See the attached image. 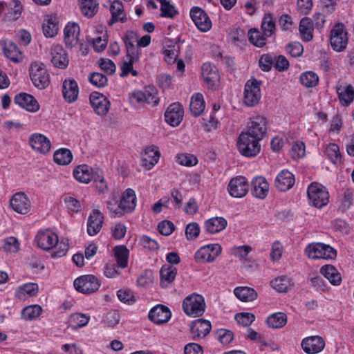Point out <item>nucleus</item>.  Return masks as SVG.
<instances>
[{
    "label": "nucleus",
    "mask_w": 354,
    "mask_h": 354,
    "mask_svg": "<svg viewBox=\"0 0 354 354\" xmlns=\"http://www.w3.org/2000/svg\"><path fill=\"white\" fill-rule=\"evenodd\" d=\"M80 7L82 13L91 18L97 12L98 3L95 0H79Z\"/></svg>",
    "instance_id": "nucleus-46"
},
{
    "label": "nucleus",
    "mask_w": 354,
    "mask_h": 354,
    "mask_svg": "<svg viewBox=\"0 0 354 354\" xmlns=\"http://www.w3.org/2000/svg\"><path fill=\"white\" fill-rule=\"evenodd\" d=\"M57 248L52 256L55 258H60L66 255L68 250V240L62 239L56 244Z\"/></svg>",
    "instance_id": "nucleus-62"
},
{
    "label": "nucleus",
    "mask_w": 354,
    "mask_h": 354,
    "mask_svg": "<svg viewBox=\"0 0 354 354\" xmlns=\"http://www.w3.org/2000/svg\"><path fill=\"white\" fill-rule=\"evenodd\" d=\"M261 83L253 77L247 81L243 93V102L246 106H254L259 103L261 97Z\"/></svg>",
    "instance_id": "nucleus-7"
},
{
    "label": "nucleus",
    "mask_w": 354,
    "mask_h": 354,
    "mask_svg": "<svg viewBox=\"0 0 354 354\" xmlns=\"http://www.w3.org/2000/svg\"><path fill=\"white\" fill-rule=\"evenodd\" d=\"M124 42L126 46L127 53L134 59L138 57L140 54V49L138 46L135 45L138 44V37L134 32H128L124 37Z\"/></svg>",
    "instance_id": "nucleus-34"
},
{
    "label": "nucleus",
    "mask_w": 354,
    "mask_h": 354,
    "mask_svg": "<svg viewBox=\"0 0 354 354\" xmlns=\"http://www.w3.org/2000/svg\"><path fill=\"white\" fill-rule=\"evenodd\" d=\"M35 241L40 248L49 250L58 243V236L52 230L47 229L39 231L35 236Z\"/></svg>",
    "instance_id": "nucleus-11"
},
{
    "label": "nucleus",
    "mask_w": 354,
    "mask_h": 354,
    "mask_svg": "<svg viewBox=\"0 0 354 354\" xmlns=\"http://www.w3.org/2000/svg\"><path fill=\"white\" fill-rule=\"evenodd\" d=\"M29 72L32 82L37 88L44 89L49 85L50 75L43 63L32 62Z\"/></svg>",
    "instance_id": "nucleus-5"
},
{
    "label": "nucleus",
    "mask_w": 354,
    "mask_h": 354,
    "mask_svg": "<svg viewBox=\"0 0 354 354\" xmlns=\"http://www.w3.org/2000/svg\"><path fill=\"white\" fill-rule=\"evenodd\" d=\"M63 96L69 103L75 102L78 97L79 88L77 82L72 79L66 80L63 82Z\"/></svg>",
    "instance_id": "nucleus-29"
},
{
    "label": "nucleus",
    "mask_w": 354,
    "mask_h": 354,
    "mask_svg": "<svg viewBox=\"0 0 354 354\" xmlns=\"http://www.w3.org/2000/svg\"><path fill=\"white\" fill-rule=\"evenodd\" d=\"M12 209L21 214H26L29 212L31 207L30 200L24 193L15 194L10 201Z\"/></svg>",
    "instance_id": "nucleus-17"
},
{
    "label": "nucleus",
    "mask_w": 354,
    "mask_h": 354,
    "mask_svg": "<svg viewBox=\"0 0 354 354\" xmlns=\"http://www.w3.org/2000/svg\"><path fill=\"white\" fill-rule=\"evenodd\" d=\"M114 254L117 261V266L124 268L128 264L129 250L124 245L116 246L114 248Z\"/></svg>",
    "instance_id": "nucleus-47"
},
{
    "label": "nucleus",
    "mask_w": 354,
    "mask_h": 354,
    "mask_svg": "<svg viewBox=\"0 0 354 354\" xmlns=\"http://www.w3.org/2000/svg\"><path fill=\"white\" fill-rule=\"evenodd\" d=\"M300 82L306 87H314L318 84L319 77L317 75L312 71H307L300 76Z\"/></svg>",
    "instance_id": "nucleus-51"
},
{
    "label": "nucleus",
    "mask_w": 354,
    "mask_h": 354,
    "mask_svg": "<svg viewBox=\"0 0 354 354\" xmlns=\"http://www.w3.org/2000/svg\"><path fill=\"white\" fill-rule=\"evenodd\" d=\"M249 41L257 47L266 45V37L256 28H251L248 31Z\"/></svg>",
    "instance_id": "nucleus-53"
},
{
    "label": "nucleus",
    "mask_w": 354,
    "mask_h": 354,
    "mask_svg": "<svg viewBox=\"0 0 354 354\" xmlns=\"http://www.w3.org/2000/svg\"><path fill=\"white\" fill-rule=\"evenodd\" d=\"M184 110L179 103H173L169 106L165 113L167 123L172 127H177L183 118Z\"/></svg>",
    "instance_id": "nucleus-13"
},
{
    "label": "nucleus",
    "mask_w": 354,
    "mask_h": 354,
    "mask_svg": "<svg viewBox=\"0 0 354 354\" xmlns=\"http://www.w3.org/2000/svg\"><path fill=\"white\" fill-rule=\"evenodd\" d=\"M3 53L6 57L14 62H19L21 59V54L17 45L12 41H1Z\"/></svg>",
    "instance_id": "nucleus-30"
},
{
    "label": "nucleus",
    "mask_w": 354,
    "mask_h": 354,
    "mask_svg": "<svg viewBox=\"0 0 354 354\" xmlns=\"http://www.w3.org/2000/svg\"><path fill=\"white\" fill-rule=\"evenodd\" d=\"M301 347L307 354H316L324 348L325 342L320 336H310L302 340Z\"/></svg>",
    "instance_id": "nucleus-14"
},
{
    "label": "nucleus",
    "mask_w": 354,
    "mask_h": 354,
    "mask_svg": "<svg viewBox=\"0 0 354 354\" xmlns=\"http://www.w3.org/2000/svg\"><path fill=\"white\" fill-rule=\"evenodd\" d=\"M270 286L278 292L285 293L293 287L294 283L288 276L282 275L271 281Z\"/></svg>",
    "instance_id": "nucleus-33"
},
{
    "label": "nucleus",
    "mask_w": 354,
    "mask_h": 354,
    "mask_svg": "<svg viewBox=\"0 0 354 354\" xmlns=\"http://www.w3.org/2000/svg\"><path fill=\"white\" fill-rule=\"evenodd\" d=\"M211 328L212 325L209 321L203 319L195 320L192 322L191 326L193 339H196L205 337L209 333Z\"/></svg>",
    "instance_id": "nucleus-23"
},
{
    "label": "nucleus",
    "mask_w": 354,
    "mask_h": 354,
    "mask_svg": "<svg viewBox=\"0 0 354 354\" xmlns=\"http://www.w3.org/2000/svg\"><path fill=\"white\" fill-rule=\"evenodd\" d=\"M29 142L32 148L41 153H46L50 149V140L44 135L35 133L30 137Z\"/></svg>",
    "instance_id": "nucleus-24"
},
{
    "label": "nucleus",
    "mask_w": 354,
    "mask_h": 354,
    "mask_svg": "<svg viewBox=\"0 0 354 354\" xmlns=\"http://www.w3.org/2000/svg\"><path fill=\"white\" fill-rule=\"evenodd\" d=\"M177 269L169 265L163 266L160 270V285L163 288L167 287L175 279Z\"/></svg>",
    "instance_id": "nucleus-37"
},
{
    "label": "nucleus",
    "mask_w": 354,
    "mask_h": 354,
    "mask_svg": "<svg viewBox=\"0 0 354 354\" xmlns=\"http://www.w3.org/2000/svg\"><path fill=\"white\" fill-rule=\"evenodd\" d=\"M227 226V221L223 217H213L205 222L204 227L210 234H216L223 230Z\"/></svg>",
    "instance_id": "nucleus-36"
},
{
    "label": "nucleus",
    "mask_w": 354,
    "mask_h": 354,
    "mask_svg": "<svg viewBox=\"0 0 354 354\" xmlns=\"http://www.w3.org/2000/svg\"><path fill=\"white\" fill-rule=\"evenodd\" d=\"M248 183L243 176H237L230 180L227 190L230 196L234 198H242L245 196L248 192Z\"/></svg>",
    "instance_id": "nucleus-10"
},
{
    "label": "nucleus",
    "mask_w": 354,
    "mask_h": 354,
    "mask_svg": "<svg viewBox=\"0 0 354 354\" xmlns=\"http://www.w3.org/2000/svg\"><path fill=\"white\" fill-rule=\"evenodd\" d=\"M96 175L93 174L92 168L86 165L77 166L73 171L75 178L82 183H88L93 180Z\"/></svg>",
    "instance_id": "nucleus-32"
},
{
    "label": "nucleus",
    "mask_w": 354,
    "mask_h": 354,
    "mask_svg": "<svg viewBox=\"0 0 354 354\" xmlns=\"http://www.w3.org/2000/svg\"><path fill=\"white\" fill-rule=\"evenodd\" d=\"M183 309L188 316L193 317L202 316L205 310L203 297L196 293L186 297L183 301Z\"/></svg>",
    "instance_id": "nucleus-3"
},
{
    "label": "nucleus",
    "mask_w": 354,
    "mask_h": 354,
    "mask_svg": "<svg viewBox=\"0 0 354 354\" xmlns=\"http://www.w3.org/2000/svg\"><path fill=\"white\" fill-rule=\"evenodd\" d=\"M286 323L287 316L283 313H275L267 317V324L272 328H281L286 324Z\"/></svg>",
    "instance_id": "nucleus-43"
},
{
    "label": "nucleus",
    "mask_w": 354,
    "mask_h": 354,
    "mask_svg": "<svg viewBox=\"0 0 354 354\" xmlns=\"http://www.w3.org/2000/svg\"><path fill=\"white\" fill-rule=\"evenodd\" d=\"M64 42L68 48H73L76 46L78 42V37L80 35V27L75 24H68L64 30Z\"/></svg>",
    "instance_id": "nucleus-27"
},
{
    "label": "nucleus",
    "mask_w": 354,
    "mask_h": 354,
    "mask_svg": "<svg viewBox=\"0 0 354 354\" xmlns=\"http://www.w3.org/2000/svg\"><path fill=\"white\" fill-rule=\"evenodd\" d=\"M131 98L138 103H146L153 106L158 103L156 90L153 87L145 88L143 91H136L132 93Z\"/></svg>",
    "instance_id": "nucleus-15"
},
{
    "label": "nucleus",
    "mask_w": 354,
    "mask_h": 354,
    "mask_svg": "<svg viewBox=\"0 0 354 354\" xmlns=\"http://www.w3.org/2000/svg\"><path fill=\"white\" fill-rule=\"evenodd\" d=\"M42 313V308L39 305H30L23 308L21 318L24 320L31 321L37 319Z\"/></svg>",
    "instance_id": "nucleus-48"
},
{
    "label": "nucleus",
    "mask_w": 354,
    "mask_h": 354,
    "mask_svg": "<svg viewBox=\"0 0 354 354\" xmlns=\"http://www.w3.org/2000/svg\"><path fill=\"white\" fill-rule=\"evenodd\" d=\"M189 109L191 113L194 116H198L203 112L205 102L202 94L196 93L192 97Z\"/></svg>",
    "instance_id": "nucleus-45"
},
{
    "label": "nucleus",
    "mask_w": 354,
    "mask_h": 354,
    "mask_svg": "<svg viewBox=\"0 0 354 354\" xmlns=\"http://www.w3.org/2000/svg\"><path fill=\"white\" fill-rule=\"evenodd\" d=\"M252 251V248L248 245H241V246H236L234 247L232 249V254L239 258L240 260H245L246 259L247 256L248 254Z\"/></svg>",
    "instance_id": "nucleus-64"
},
{
    "label": "nucleus",
    "mask_w": 354,
    "mask_h": 354,
    "mask_svg": "<svg viewBox=\"0 0 354 354\" xmlns=\"http://www.w3.org/2000/svg\"><path fill=\"white\" fill-rule=\"evenodd\" d=\"M313 24L312 19L308 17H304L301 19L299 31L304 41L308 42L313 38Z\"/></svg>",
    "instance_id": "nucleus-35"
},
{
    "label": "nucleus",
    "mask_w": 354,
    "mask_h": 354,
    "mask_svg": "<svg viewBox=\"0 0 354 354\" xmlns=\"http://www.w3.org/2000/svg\"><path fill=\"white\" fill-rule=\"evenodd\" d=\"M305 253L313 259H333L337 256V252L333 248L322 243L308 244L305 249Z\"/></svg>",
    "instance_id": "nucleus-4"
},
{
    "label": "nucleus",
    "mask_w": 354,
    "mask_h": 354,
    "mask_svg": "<svg viewBox=\"0 0 354 354\" xmlns=\"http://www.w3.org/2000/svg\"><path fill=\"white\" fill-rule=\"evenodd\" d=\"M90 102L95 112L99 115H105L109 111L110 102L102 94L94 92L90 95Z\"/></svg>",
    "instance_id": "nucleus-16"
},
{
    "label": "nucleus",
    "mask_w": 354,
    "mask_h": 354,
    "mask_svg": "<svg viewBox=\"0 0 354 354\" xmlns=\"http://www.w3.org/2000/svg\"><path fill=\"white\" fill-rule=\"evenodd\" d=\"M104 216L98 209H93L87 222V232L90 236L97 234L102 229Z\"/></svg>",
    "instance_id": "nucleus-22"
},
{
    "label": "nucleus",
    "mask_w": 354,
    "mask_h": 354,
    "mask_svg": "<svg viewBox=\"0 0 354 354\" xmlns=\"http://www.w3.org/2000/svg\"><path fill=\"white\" fill-rule=\"evenodd\" d=\"M42 29L44 35L46 37H53L58 32V25L56 22V17L55 16H48L44 20Z\"/></svg>",
    "instance_id": "nucleus-42"
},
{
    "label": "nucleus",
    "mask_w": 354,
    "mask_h": 354,
    "mask_svg": "<svg viewBox=\"0 0 354 354\" xmlns=\"http://www.w3.org/2000/svg\"><path fill=\"white\" fill-rule=\"evenodd\" d=\"M320 272L326 277L331 284L338 286L341 283L342 277L337 269L330 265L322 266Z\"/></svg>",
    "instance_id": "nucleus-40"
},
{
    "label": "nucleus",
    "mask_w": 354,
    "mask_h": 354,
    "mask_svg": "<svg viewBox=\"0 0 354 354\" xmlns=\"http://www.w3.org/2000/svg\"><path fill=\"white\" fill-rule=\"evenodd\" d=\"M295 183V176L288 169H283L277 176L274 185L280 192H286L290 189Z\"/></svg>",
    "instance_id": "nucleus-18"
},
{
    "label": "nucleus",
    "mask_w": 354,
    "mask_h": 354,
    "mask_svg": "<svg viewBox=\"0 0 354 354\" xmlns=\"http://www.w3.org/2000/svg\"><path fill=\"white\" fill-rule=\"evenodd\" d=\"M202 75L204 81L209 87H214L219 82L217 68L210 63H204L202 66Z\"/></svg>",
    "instance_id": "nucleus-25"
},
{
    "label": "nucleus",
    "mask_w": 354,
    "mask_h": 354,
    "mask_svg": "<svg viewBox=\"0 0 354 354\" xmlns=\"http://www.w3.org/2000/svg\"><path fill=\"white\" fill-rule=\"evenodd\" d=\"M75 288L80 292L91 294L97 291L100 286V281L92 274L82 275L77 278L73 283Z\"/></svg>",
    "instance_id": "nucleus-8"
},
{
    "label": "nucleus",
    "mask_w": 354,
    "mask_h": 354,
    "mask_svg": "<svg viewBox=\"0 0 354 354\" xmlns=\"http://www.w3.org/2000/svg\"><path fill=\"white\" fill-rule=\"evenodd\" d=\"M283 251V247L282 244L279 241L274 242L272 245V248L270 254V259L273 262L279 261L282 257Z\"/></svg>",
    "instance_id": "nucleus-61"
},
{
    "label": "nucleus",
    "mask_w": 354,
    "mask_h": 354,
    "mask_svg": "<svg viewBox=\"0 0 354 354\" xmlns=\"http://www.w3.org/2000/svg\"><path fill=\"white\" fill-rule=\"evenodd\" d=\"M307 194L310 204L317 208H322L329 202V193L327 189L317 182L309 185Z\"/></svg>",
    "instance_id": "nucleus-2"
},
{
    "label": "nucleus",
    "mask_w": 354,
    "mask_h": 354,
    "mask_svg": "<svg viewBox=\"0 0 354 354\" xmlns=\"http://www.w3.org/2000/svg\"><path fill=\"white\" fill-rule=\"evenodd\" d=\"M177 161L180 165L186 167L194 166L198 162L196 157L189 153H182L178 155Z\"/></svg>",
    "instance_id": "nucleus-59"
},
{
    "label": "nucleus",
    "mask_w": 354,
    "mask_h": 354,
    "mask_svg": "<svg viewBox=\"0 0 354 354\" xmlns=\"http://www.w3.org/2000/svg\"><path fill=\"white\" fill-rule=\"evenodd\" d=\"M292 159L297 160L305 155V145L301 141H296L293 143L290 152Z\"/></svg>",
    "instance_id": "nucleus-56"
},
{
    "label": "nucleus",
    "mask_w": 354,
    "mask_h": 354,
    "mask_svg": "<svg viewBox=\"0 0 354 354\" xmlns=\"http://www.w3.org/2000/svg\"><path fill=\"white\" fill-rule=\"evenodd\" d=\"M51 62L57 68H65L68 66L69 60L67 53L63 48L62 46L56 44L51 48Z\"/></svg>",
    "instance_id": "nucleus-20"
},
{
    "label": "nucleus",
    "mask_w": 354,
    "mask_h": 354,
    "mask_svg": "<svg viewBox=\"0 0 354 354\" xmlns=\"http://www.w3.org/2000/svg\"><path fill=\"white\" fill-rule=\"evenodd\" d=\"M336 91L340 103L344 106H348L354 100V88L351 85L344 86L338 84L336 86Z\"/></svg>",
    "instance_id": "nucleus-31"
},
{
    "label": "nucleus",
    "mask_w": 354,
    "mask_h": 354,
    "mask_svg": "<svg viewBox=\"0 0 354 354\" xmlns=\"http://www.w3.org/2000/svg\"><path fill=\"white\" fill-rule=\"evenodd\" d=\"M88 80L93 86L102 88L107 84V77L102 73L98 72H93L88 76Z\"/></svg>",
    "instance_id": "nucleus-54"
},
{
    "label": "nucleus",
    "mask_w": 354,
    "mask_h": 354,
    "mask_svg": "<svg viewBox=\"0 0 354 354\" xmlns=\"http://www.w3.org/2000/svg\"><path fill=\"white\" fill-rule=\"evenodd\" d=\"M160 152L158 147L150 146L145 149L142 156V165L147 169H151L158 161Z\"/></svg>",
    "instance_id": "nucleus-28"
},
{
    "label": "nucleus",
    "mask_w": 354,
    "mask_h": 354,
    "mask_svg": "<svg viewBox=\"0 0 354 354\" xmlns=\"http://www.w3.org/2000/svg\"><path fill=\"white\" fill-rule=\"evenodd\" d=\"M190 17L196 26L201 32H207L212 28V21L206 12L198 7L190 10Z\"/></svg>",
    "instance_id": "nucleus-12"
},
{
    "label": "nucleus",
    "mask_w": 354,
    "mask_h": 354,
    "mask_svg": "<svg viewBox=\"0 0 354 354\" xmlns=\"http://www.w3.org/2000/svg\"><path fill=\"white\" fill-rule=\"evenodd\" d=\"M325 153L333 164H339L342 161V156L339 148L335 143H330L326 147Z\"/></svg>",
    "instance_id": "nucleus-50"
},
{
    "label": "nucleus",
    "mask_w": 354,
    "mask_h": 354,
    "mask_svg": "<svg viewBox=\"0 0 354 354\" xmlns=\"http://www.w3.org/2000/svg\"><path fill=\"white\" fill-rule=\"evenodd\" d=\"M222 247L218 243L208 244L199 248L195 253L197 262L212 263L221 253Z\"/></svg>",
    "instance_id": "nucleus-9"
},
{
    "label": "nucleus",
    "mask_w": 354,
    "mask_h": 354,
    "mask_svg": "<svg viewBox=\"0 0 354 354\" xmlns=\"http://www.w3.org/2000/svg\"><path fill=\"white\" fill-rule=\"evenodd\" d=\"M14 102L29 112H37L40 107L37 100L32 95L26 93L17 94L15 97Z\"/></svg>",
    "instance_id": "nucleus-19"
},
{
    "label": "nucleus",
    "mask_w": 354,
    "mask_h": 354,
    "mask_svg": "<svg viewBox=\"0 0 354 354\" xmlns=\"http://www.w3.org/2000/svg\"><path fill=\"white\" fill-rule=\"evenodd\" d=\"M2 248L6 252H17L19 250V243L16 238L10 236L3 241Z\"/></svg>",
    "instance_id": "nucleus-60"
},
{
    "label": "nucleus",
    "mask_w": 354,
    "mask_h": 354,
    "mask_svg": "<svg viewBox=\"0 0 354 354\" xmlns=\"http://www.w3.org/2000/svg\"><path fill=\"white\" fill-rule=\"evenodd\" d=\"M106 207L115 217H121L124 215L117 197L114 194H113L112 198L106 202Z\"/></svg>",
    "instance_id": "nucleus-57"
},
{
    "label": "nucleus",
    "mask_w": 354,
    "mask_h": 354,
    "mask_svg": "<svg viewBox=\"0 0 354 354\" xmlns=\"http://www.w3.org/2000/svg\"><path fill=\"white\" fill-rule=\"evenodd\" d=\"M348 42V32L342 23H338L330 30V43L332 48L337 52L346 49Z\"/></svg>",
    "instance_id": "nucleus-6"
},
{
    "label": "nucleus",
    "mask_w": 354,
    "mask_h": 354,
    "mask_svg": "<svg viewBox=\"0 0 354 354\" xmlns=\"http://www.w3.org/2000/svg\"><path fill=\"white\" fill-rule=\"evenodd\" d=\"M200 233V227L197 223L193 222L188 224L185 229V236L188 240H194Z\"/></svg>",
    "instance_id": "nucleus-63"
},
{
    "label": "nucleus",
    "mask_w": 354,
    "mask_h": 354,
    "mask_svg": "<svg viewBox=\"0 0 354 354\" xmlns=\"http://www.w3.org/2000/svg\"><path fill=\"white\" fill-rule=\"evenodd\" d=\"M234 293L239 299L244 302L252 301L257 296L255 290L249 287H237L234 289Z\"/></svg>",
    "instance_id": "nucleus-44"
},
{
    "label": "nucleus",
    "mask_w": 354,
    "mask_h": 354,
    "mask_svg": "<svg viewBox=\"0 0 354 354\" xmlns=\"http://www.w3.org/2000/svg\"><path fill=\"white\" fill-rule=\"evenodd\" d=\"M89 319V316L85 314L75 313L71 315L69 323L75 328H82L88 324Z\"/></svg>",
    "instance_id": "nucleus-52"
},
{
    "label": "nucleus",
    "mask_w": 354,
    "mask_h": 354,
    "mask_svg": "<svg viewBox=\"0 0 354 354\" xmlns=\"http://www.w3.org/2000/svg\"><path fill=\"white\" fill-rule=\"evenodd\" d=\"M251 192L253 196L259 199L266 198V178L263 176H257L251 182Z\"/></svg>",
    "instance_id": "nucleus-39"
},
{
    "label": "nucleus",
    "mask_w": 354,
    "mask_h": 354,
    "mask_svg": "<svg viewBox=\"0 0 354 354\" xmlns=\"http://www.w3.org/2000/svg\"><path fill=\"white\" fill-rule=\"evenodd\" d=\"M37 283H28L19 286L15 291V297L19 299H25L26 297H33L38 292Z\"/></svg>",
    "instance_id": "nucleus-41"
},
{
    "label": "nucleus",
    "mask_w": 354,
    "mask_h": 354,
    "mask_svg": "<svg viewBox=\"0 0 354 354\" xmlns=\"http://www.w3.org/2000/svg\"><path fill=\"white\" fill-rule=\"evenodd\" d=\"M171 316L170 310L163 305L153 307L149 313V318L156 324H161L169 322Z\"/></svg>",
    "instance_id": "nucleus-21"
},
{
    "label": "nucleus",
    "mask_w": 354,
    "mask_h": 354,
    "mask_svg": "<svg viewBox=\"0 0 354 354\" xmlns=\"http://www.w3.org/2000/svg\"><path fill=\"white\" fill-rule=\"evenodd\" d=\"M73 159L72 153L69 149H60L54 153V160L60 165L69 164Z\"/></svg>",
    "instance_id": "nucleus-49"
},
{
    "label": "nucleus",
    "mask_w": 354,
    "mask_h": 354,
    "mask_svg": "<svg viewBox=\"0 0 354 354\" xmlns=\"http://www.w3.org/2000/svg\"><path fill=\"white\" fill-rule=\"evenodd\" d=\"M123 214L132 212L136 206V193L132 189H127L123 193L120 202Z\"/></svg>",
    "instance_id": "nucleus-26"
},
{
    "label": "nucleus",
    "mask_w": 354,
    "mask_h": 354,
    "mask_svg": "<svg viewBox=\"0 0 354 354\" xmlns=\"http://www.w3.org/2000/svg\"><path fill=\"white\" fill-rule=\"evenodd\" d=\"M266 133V118L258 116L252 120L246 131L241 132L237 140L241 154L246 157L256 156L261 150L259 142Z\"/></svg>",
    "instance_id": "nucleus-1"
},
{
    "label": "nucleus",
    "mask_w": 354,
    "mask_h": 354,
    "mask_svg": "<svg viewBox=\"0 0 354 354\" xmlns=\"http://www.w3.org/2000/svg\"><path fill=\"white\" fill-rule=\"evenodd\" d=\"M110 12L111 13V24L118 21L125 22L127 21L123 4L120 1L115 0L111 3Z\"/></svg>",
    "instance_id": "nucleus-38"
},
{
    "label": "nucleus",
    "mask_w": 354,
    "mask_h": 354,
    "mask_svg": "<svg viewBox=\"0 0 354 354\" xmlns=\"http://www.w3.org/2000/svg\"><path fill=\"white\" fill-rule=\"evenodd\" d=\"M234 318L239 325L244 327L249 326L255 319L254 315L249 313H237Z\"/></svg>",
    "instance_id": "nucleus-58"
},
{
    "label": "nucleus",
    "mask_w": 354,
    "mask_h": 354,
    "mask_svg": "<svg viewBox=\"0 0 354 354\" xmlns=\"http://www.w3.org/2000/svg\"><path fill=\"white\" fill-rule=\"evenodd\" d=\"M139 58L140 54L138 55V57L136 59H133L131 56H129L127 53L126 58L124 59L120 66L122 71L120 76L125 77L129 75L131 71H132L133 64L138 61Z\"/></svg>",
    "instance_id": "nucleus-55"
}]
</instances>
